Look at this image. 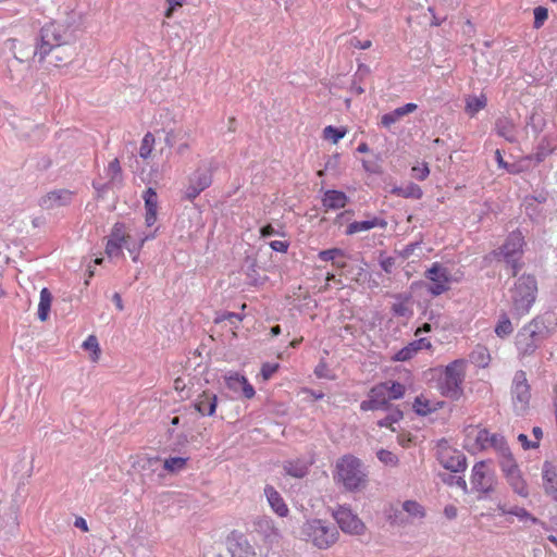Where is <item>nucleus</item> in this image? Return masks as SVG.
<instances>
[{
	"instance_id": "nucleus-19",
	"label": "nucleus",
	"mask_w": 557,
	"mask_h": 557,
	"mask_svg": "<svg viewBox=\"0 0 557 557\" xmlns=\"http://www.w3.org/2000/svg\"><path fill=\"white\" fill-rule=\"evenodd\" d=\"M143 199L145 202V222L147 226H152L157 221L158 211V195L154 188L148 187L144 194Z\"/></svg>"
},
{
	"instance_id": "nucleus-20",
	"label": "nucleus",
	"mask_w": 557,
	"mask_h": 557,
	"mask_svg": "<svg viewBox=\"0 0 557 557\" xmlns=\"http://www.w3.org/2000/svg\"><path fill=\"white\" fill-rule=\"evenodd\" d=\"M494 131L499 137L510 144L518 141L516 124L507 116H499L496 119Z\"/></svg>"
},
{
	"instance_id": "nucleus-36",
	"label": "nucleus",
	"mask_w": 557,
	"mask_h": 557,
	"mask_svg": "<svg viewBox=\"0 0 557 557\" xmlns=\"http://www.w3.org/2000/svg\"><path fill=\"white\" fill-rule=\"evenodd\" d=\"M513 331L512 323L506 312L499 315V320L495 326V333L498 337H507Z\"/></svg>"
},
{
	"instance_id": "nucleus-1",
	"label": "nucleus",
	"mask_w": 557,
	"mask_h": 557,
	"mask_svg": "<svg viewBox=\"0 0 557 557\" xmlns=\"http://www.w3.org/2000/svg\"><path fill=\"white\" fill-rule=\"evenodd\" d=\"M75 40L74 30L69 26L59 22L47 23L36 36L33 59L37 58L41 63L49 54H53L54 65L59 66L61 62H66L74 55L72 45Z\"/></svg>"
},
{
	"instance_id": "nucleus-32",
	"label": "nucleus",
	"mask_w": 557,
	"mask_h": 557,
	"mask_svg": "<svg viewBox=\"0 0 557 557\" xmlns=\"http://www.w3.org/2000/svg\"><path fill=\"white\" fill-rule=\"evenodd\" d=\"M499 457H500V459H499L498 463H499V467H500V470H502L504 476L520 470L519 466H518L517 461L515 460L510 450L503 454Z\"/></svg>"
},
{
	"instance_id": "nucleus-15",
	"label": "nucleus",
	"mask_w": 557,
	"mask_h": 557,
	"mask_svg": "<svg viewBox=\"0 0 557 557\" xmlns=\"http://www.w3.org/2000/svg\"><path fill=\"white\" fill-rule=\"evenodd\" d=\"M395 302L391 307V312L396 318L409 320L413 315L412 295L410 293H398L393 295Z\"/></svg>"
},
{
	"instance_id": "nucleus-34",
	"label": "nucleus",
	"mask_w": 557,
	"mask_h": 557,
	"mask_svg": "<svg viewBox=\"0 0 557 557\" xmlns=\"http://www.w3.org/2000/svg\"><path fill=\"white\" fill-rule=\"evenodd\" d=\"M284 470L290 476L301 479L308 473V466L304 461H288L284 465Z\"/></svg>"
},
{
	"instance_id": "nucleus-24",
	"label": "nucleus",
	"mask_w": 557,
	"mask_h": 557,
	"mask_svg": "<svg viewBox=\"0 0 557 557\" xmlns=\"http://www.w3.org/2000/svg\"><path fill=\"white\" fill-rule=\"evenodd\" d=\"M265 496L271 508L280 516L286 517L288 513L287 505L282 498L281 494L271 485H267L264 488Z\"/></svg>"
},
{
	"instance_id": "nucleus-12",
	"label": "nucleus",
	"mask_w": 557,
	"mask_h": 557,
	"mask_svg": "<svg viewBox=\"0 0 557 557\" xmlns=\"http://www.w3.org/2000/svg\"><path fill=\"white\" fill-rule=\"evenodd\" d=\"M393 404L388 399L387 383H379L372 386L368 398L360 403L362 411H375L388 409Z\"/></svg>"
},
{
	"instance_id": "nucleus-3",
	"label": "nucleus",
	"mask_w": 557,
	"mask_h": 557,
	"mask_svg": "<svg viewBox=\"0 0 557 557\" xmlns=\"http://www.w3.org/2000/svg\"><path fill=\"white\" fill-rule=\"evenodd\" d=\"M334 480L342 483L345 490L349 492L363 488L367 484V473L360 459L351 455H345L338 459Z\"/></svg>"
},
{
	"instance_id": "nucleus-47",
	"label": "nucleus",
	"mask_w": 557,
	"mask_h": 557,
	"mask_svg": "<svg viewBox=\"0 0 557 557\" xmlns=\"http://www.w3.org/2000/svg\"><path fill=\"white\" fill-rule=\"evenodd\" d=\"M440 476L445 484L456 485L460 487L465 493L468 492L467 482L463 476H456L450 473H442Z\"/></svg>"
},
{
	"instance_id": "nucleus-8",
	"label": "nucleus",
	"mask_w": 557,
	"mask_h": 557,
	"mask_svg": "<svg viewBox=\"0 0 557 557\" xmlns=\"http://www.w3.org/2000/svg\"><path fill=\"white\" fill-rule=\"evenodd\" d=\"M511 398L515 410L518 414H522L529 408L531 399V387L523 370L515 373L511 384Z\"/></svg>"
},
{
	"instance_id": "nucleus-13",
	"label": "nucleus",
	"mask_w": 557,
	"mask_h": 557,
	"mask_svg": "<svg viewBox=\"0 0 557 557\" xmlns=\"http://www.w3.org/2000/svg\"><path fill=\"white\" fill-rule=\"evenodd\" d=\"M333 517L343 532L356 535L363 533V522L349 508L339 506Z\"/></svg>"
},
{
	"instance_id": "nucleus-58",
	"label": "nucleus",
	"mask_w": 557,
	"mask_h": 557,
	"mask_svg": "<svg viewBox=\"0 0 557 557\" xmlns=\"http://www.w3.org/2000/svg\"><path fill=\"white\" fill-rule=\"evenodd\" d=\"M491 435L490 432L485 429L483 430H480L478 432V435L475 437V442L476 444L482 448V449H485L488 447V443H490V440H491Z\"/></svg>"
},
{
	"instance_id": "nucleus-57",
	"label": "nucleus",
	"mask_w": 557,
	"mask_h": 557,
	"mask_svg": "<svg viewBox=\"0 0 557 557\" xmlns=\"http://www.w3.org/2000/svg\"><path fill=\"white\" fill-rule=\"evenodd\" d=\"M411 171L412 176L418 181H424L430 174V169L426 163H423L421 166L416 165L411 169Z\"/></svg>"
},
{
	"instance_id": "nucleus-18",
	"label": "nucleus",
	"mask_w": 557,
	"mask_h": 557,
	"mask_svg": "<svg viewBox=\"0 0 557 557\" xmlns=\"http://www.w3.org/2000/svg\"><path fill=\"white\" fill-rule=\"evenodd\" d=\"M441 465L451 472H463L467 468V457L458 450L443 453L440 458Z\"/></svg>"
},
{
	"instance_id": "nucleus-31",
	"label": "nucleus",
	"mask_w": 557,
	"mask_h": 557,
	"mask_svg": "<svg viewBox=\"0 0 557 557\" xmlns=\"http://www.w3.org/2000/svg\"><path fill=\"white\" fill-rule=\"evenodd\" d=\"M52 295L48 288H42L40 290V300L38 305V319L40 321H46L49 317L50 308H51Z\"/></svg>"
},
{
	"instance_id": "nucleus-51",
	"label": "nucleus",
	"mask_w": 557,
	"mask_h": 557,
	"mask_svg": "<svg viewBox=\"0 0 557 557\" xmlns=\"http://www.w3.org/2000/svg\"><path fill=\"white\" fill-rule=\"evenodd\" d=\"M403 116L404 115L400 112L399 108H396L395 110H393V111L382 115V117H381V125L383 127L388 128V127H391L392 124H394L397 121H399Z\"/></svg>"
},
{
	"instance_id": "nucleus-16",
	"label": "nucleus",
	"mask_w": 557,
	"mask_h": 557,
	"mask_svg": "<svg viewBox=\"0 0 557 557\" xmlns=\"http://www.w3.org/2000/svg\"><path fill=\"white\" fill-rule=\"evenodd\" d=\"M123 227L124 226L122 223H115L108 238L106 245V253L110 258L119 257L122 255V248L124 247V244H126V237L124 236Z\"/></svg>"
},
{
	"instance_id": "nucleus-52",
	"label": "nucleus",
	"mask_w": 557,
	"mask_h": 557,
	"mask_svg": "<svg viewBox=\"0 0 557 557\" xmlns=\"http://www.w3.org/2000/svg\"><path fill=\"white\" fill-rule=\"evenodd\" d=\"M154 237V234L152 235H146L145 237H143L138 244L134 243V244H129L127 240H126V244H124V247L133 255V260L136 262L138 260V255H139V250L141 249V247L144 246L145 242L151 239Z\"/></svg>"
},
{
	"instance_id": "nucleus-61",
	"label": "nucleus",
	"mask_w": 557,
	"mask_h": 557,
	"mask_svg": "<svg viewBox=\"0 0 557 557\" xmlns=\"http://www.w3.org/2000/svg\"><path fill=\"white\" fill-rule=\"evenodd\" d=\"M395 261L396 260L394 257H383L382 255L380 256V265L382 270L387 274H391L393 272Z\"/></svg>"
},
{
	"instance_id": "nucleus-59",
	"label": "nucleus",
	"mask_w": 557,
	"mask_h": 557,
	"mask_svg": "<svg viewBox=\"0 0 557 557\" xmlns=\"http://www.w3.org/2000/svg\"><path fill=\"white\" fill-rule=\"evenodd\" d=\"M314 374L319 379H329V380H333L334 379V375L331 374V370L329 369L327 364L324 363V362H320L315 367Z\"/></svg>"
},
{
	"instance_id": "nucleus-45",
	"label": "nucleus",
	"mask_w": 557,
	"mask_h": 557,
	"mask_svg": "<svg viewBox=\"0 0 557 557\" xmlns=\"http://www.w3.org/2000/svg\"><path fill=\"white\" fill-rule=\"evenodd\" d=\"M154 145V136L151 133H147L140 144L139 156L143 159H148L152 152Z\"/></svg>"
},
{
	"instance_id": "nucleus-10",
	"label": "nucleus",
	"mask_w": 557,
	"mask_h": 557,
	"mask_svg": "<svg viewBox=\"0 0 557 557\" xmlns=\"http://www.w3.org/2000/svg\"><path fill=\"white\" fill-rule=\"evenodd\" d=\"M424 276L432 282L426 288L432 296H440L449 289L450 272L440 262H434Z\"/></svg>"
},
{
	"instance_id": "nucleus-43",
	"label": "nucleus",
	"mask_w": 557,
	"mask_h": 557,
	"mask_svg": "<svg viewBox=\"0 0 557 557\" xmlns=\"http://www.w3.org/2000/svg\"><path fill=\"white\" fill-rule=\"evenodd\" d=\"M488 446L493 447L499 456L510 450L505 437L500 434H492Z\"/></svg>"
},
{
	"instance_id": "nucleus-60",
	"label": "nucleus",
	"mask_w": 557,
	"mask_h": 557,
	"mask_svg": "<svg viewBox=\"0 0 557 557\" xmlns=\"http://www.w3.org/2000/svg\"><path fill=\"white\" fill-rule=\"evenodd\" d=\"M223 320H228L232 325L237 327V323L243 320V317L239 313L235 312H225L221 317L215 319V322H221Z\"/></svg>"
},
{
	"instance_id": "nucleus-17",
	"label": "nucleus",
	"mask_w": 557,
	"mask_h": 557,
	"mask_svg": "<svg viewBox=\"0 0 557 557\" xmlns=\"http://www.w3.org/2000/svg\"><path fill=\"white\" fill-rule=\"evenodd\" d=\"M225 384L228 389L235 393L240 391L243 396L247 399H251L256 395L255 387L249 383L247 377L238 373L226 375Z\"/></svg>"
},
{
	"instance_id": "nucleus-56",
	"label": "nucleus",
	"mask_w": 557,
	"mask_h": 557,
	"mask_svg": "<svg viewBox=\"0 0 557 557\" xmlns=\"http://www.w3.org/2000/svg\"><path fill=\"white\" fill-rule=\"evenodd\" d=\"M543 119L536 114L532 113L527 121V126L531 127L534 134H539L542 131Z\"/></svg>"
},
{
	"instance_id": "nucleus-50",
	"label": "nucleus",
	"mask_w": 557,
	"mask_h": 557,
	"mask_svg": "<svg viewBox=\"0 0 557 557\" xmlns=\"http://www.w3.org/2000/svg\"><path fill=\"white\" fill-rule=\"evenodd\" d=\"M376 457L382 463L386 466L394 467L397 466L399 461L398 457L394 453L383 448L376 453Z\"/></svg>"
},
{
	"instance_id": "nucleus-42",
	"label": "nucleus",
	"mask_w": 557,
	"mask_h": 557,
	"mask_svg": "<svg viewBox=\"0 0 557 557\" xmlns=\"http://www.w3.org/2000/svg\"><path fill=\"white\" fill-rule=\"evenodd\" d=\"M486 106V99L484 96L481 97H471L467 100L466 111L473 116L480 110L484 109Z\"/></svg>"
},
{
	"instance_id": "nucleus-49",
	"label": "nucleus",
	"mask_w": 557,
	"mask_h": 557,
	"mask_svg": "<svg viewBox=\"0 0 557 557\" xmlns=\"http://www.w3.org/2000/svg\"><path fill=\"white\" fill-rule=\"evenodd\" d=\"M345 256H346L345 251L341 248L325 249V250H321L318 253V257L320 260L331 261L332 263L335 262L336 259L343 258Z\"/></svg>"
},
{
	"instance_id": "nucleus-63",
	"label": "nucleus",
	"mask_w": 557,
	"mask_h": 557,
	"mask_svg": "<svg viewBox=\"0 0 557 557\" xmlns=\"http://www.w3.org/2000/svg\"><path fill=\"white\" fill-rule=\"evenodd\" d=\"M186 135L187 133H184L181 136V132L175 133L174 131H170L165 135V144L169 147H173L178 139H183Z\"/></svg>"
},
{
	"instance_id": "nucleus-40",
	"label": "nucleus",
	"mask_w": 557,
	"mask_h": 557,
	"mask_svg": "<svg viewBox=\"0 0 557 557\" xmlns=\"http://www.w3.org/2000/svg\"><path fill=\"white\" fill-rule=\"evenodd\" d=\"M122 169L117 159L112 160L107 168V175L111 184L122 183Z\"/></svg>"
},
{
	"instance_id": "nucleus-35",
	"label": "nucleus",
	"mask_w": 557,
	"mask_h": 557,
	"mask_svg": "<svg viewBox=\"0 0 557 557\" xmlns=\"http://www.w3.org/2000/svg\"><path fill=\"white\" fill-rule=\"evenodd\" d=\"M508 513L511 516H515L519 519V521L523 523H530V524H539L540 519L534 517L531 512H529L525 508L513 506L509 508Z\"/></svg>"
},
{
	"instance_id": "nucleus-11",
	"label": "nucleus",
	"mask_w": 557,
	"mask_h": 557,
	"mask_svg": "<svg viewBox=\"0 0 557 557\" xmlns=\"http://www.w3.org/2000/svg\"><path fill=\"white\" fill-rule=\"evenodd\" d=\"M524 238L520 232H512L508 235L505 243L500 247V253L503 255L507 264L512 268V275H517L519 264L518 261L522 253V246Z\"/></svg>"
},
{
	"instance_id": "nucleus-48",
	"label": "nucleus",
	"mask_w": 557,
	"mask_h": 557,
	"mask_svg": "<svg viewBox=\"0 0 557 557\" xmlns=\"http://www.w3.org/2000/svg\"><path fill=\"white\" fill-rule=\"evenodd\" d=\"M83 348L85 350L91 351V360L97 361L100 354L99 343L95 335H89L83 343Z\"/></svg>"
},
{
	"instance_id": "nucleus-44",
	"label": "nucleus",
	"mask_w": 557,
	"mask_h": 557,
	"mask_svg": "<svg viewBox=\"0 0 557 557\" xmlns=\"http://www.w3.org/2000/svg\"><path fill=\"white\" fill-rule=\"evenodd\" d=\"M403 511L407 512L412 518L424 517L423 507L414 500H406L403 503Z\"/></svg>"
},
{
	"instance_id": "nucleus-14",
	"label": "nucleus",
	"mask_w": 557,
	"mask_h": 557,
	"mask_svg": "<svg viewBox=\"0 0 557 557\" xmlns=\"http://www.w3.org/2000/svg\"><path fill=\"white\" fill-rule=\"evenodd\" d=\"M73 199V193L69 189H57L44 196L39 206L46 210L54 209L58 207L67 206Z\"/></svg>"
},
{
	"instance_id": "nucleus-22",
	"label": "nucleus",
	"mask_w": 557,
	"mask_h": 557,
	"mask_svg": "<svg viewBox=\"0 0 557 557\" xmlns=\"http://www.w3.org/2000/svg\"><path fill=\"white\" fill-rule=\"evenodd\" d=\"M218 397L210 391H205L194 403L195 409L202 416H213L216 410Z\"/></svg>"
},
{
	"instance_id": "nucleus-54",
	"label": "nucleus",
	"mask_w": 557,
	"mask_h": 557,
	"mask_svg": "<svg viewBox=\"0 0 557 557\" xmlns=\"http://www.w3.org/2000/svg\"><path fill=\"white\" fill-rule=\"evenodd\" d=\"M278 369H280L278 363L265 362L261 367L260 374L264 381H268L273 376L274 373L277 372Z\"/></svg>"
},
{
	"instance_id": "nucleus-30",
	"label": "nucleus",
	"mask_w": 557,
	"mask_h": 557,
	"mask_svg": "<svg viewBox=\"0 0 557 557\" xmlns=\"http://www.w3.org/2000/svg\"><path fill=\"white\" fill-rule=\"evenodd\" d=\"M392 194L404 198L420 199L423 191L419 185L409 183L406 186L394 187Z\"/></svg>"
},
{
	"instance_id": "nucleus-25",
	"label": "nucleus",
	"mask_w": 557,
	"mask_h": 557,
	"mask_svg": "<svg viewBox=\"0 0 557 557\" xmlns=\"http://www.w3.org/2000/svg\"><path fill=\"white\" fill-rule=\"evenodd\" d=\"M385 225H386V222L384 220H381V219L374 216L370 220L355 221V222L350 223L347 226L346 234L354 235L356 233L370 231L376 226L383 227Z\"/></svg>"
},
{
	"instance_id": "nucleus-21",
	"label": "nucleus",
	"mask_w": 557,
	"mask_h": 557,
	"mask_svg": "<svg viewBox=\"0 0 557 557\" xmlns=\"http://www.w3.org/2000/svg\"><path fill=\"white\" fill-rule=\"evenodd\" d=\"M347 203L348 197L342 190L329 189L323 194L322 206L325 211L343 209Z\"/></svg>"
},
{
	"instance_id": "nucleus-46",
	"label": "nucleus",
	"mask_w": 557,
	"mask_h": 557,
	"mask_svg": "<svg viewBox=\"0 0 557 557\" xmlns=\"http://www.w3.org/2000/svg\"><path fill=\"white\" fill-rule=\"evenodd\" d=\"M324 138L331 140L336 144L346 135V129L343 127H336L333 125H329L323 131Z\"/></svg>"
},
{
	"instance_id": "nucleus-64",
	"label": "nucleus",
	"mask_w": 557,
	"mask_h": 557,
	"mask_svg": "<svg viewBox=\"0 0 557 557\" xmlns=\"http://www.w3.org/2000/svg\"><path fill=\"white\" fill-rule=\"evenodd\" d=\"M269 245L272 250L277 252H286L289 247V243L286 240H272Z\"/></svg>"
},
{
	"instance_id": "nucleus-27",
	"label": "nucleus",
	"mask_w": 557,
	"mask_h": 557,
	"mask_svg": "<svg viewBox=\"0 0 557 557\" xmlns=\"http://www.w3.org/2000/svg\"><path fill=\"white\" fill-rule=\"evenodd\" d=\"M505 479L516 494H518L521 497L529 496L528 485L520 470L507 474Z\"/></svg>"
},
{
	"instance_id": "nucleus-29",
	"label": "nucleus",
	"mask_w": 557,
	"mask_h": 557,
	"mask_svg": "<svg viewBox=\"0 0 557 557\" xmlns=\"http://www.w3.org/2000/svg\"><path fill=\"white\" fill-rule=\"evenodd\" d=\"M230 552L232 557H255L253 547L243 536L231 544Z\"/></svg>"
},
{
	"instance_id": "nucleus-26",
	"label": "nucleus",
	"mask_w": 557,
	"mask_h": 557,
	"mask_svg": "<svg viewBox=\"0 0 557 557\" xmlns=\"http://www.w3.org/2000/svg\"><path fill=\"white\" fill-rule=\"evenodd\" d=\"M384 411H387V414L377 421V425L380 428H387L393 432H396V429L394 428V424L399 422L404 418L403 410L395 405L389 406L388 409H383Z\"/></svg>"
},
{
	"instance_id": "nucleus-62",
	"label": "nucleus",
	"mask_w": 557,
	"mask_h": 557,
	"mask_svg": "<svg viewBox=\"0 0 557 557\" xmlns=\"http://www.w3.org/2000/svg\"><path fill=\"white\" fill-rule=\"evenodd\" d=\"M518 441L520 442V444L524 450L535 449L539 447V442L530 441L528 438V435H525L523 433L518 435Z\"/></svg>"
},
{
	"instance_id": "nucleus-37",
	"label": "nucleus",
	"mask_w": 557,
	"mask_h": 557,
	"mask_svg": "<svg viewBox=\"0 0 557 557\" xmlns=\"http://www.w3.org/2000/svg\"><path fill=\"white\" fill-rule=\"evenodd\" d=\"M470 360L478 367L484 368L490 362V354L483 346H476L470 354Z\"/></svg>"
},
{
	"instance_id": "nucleus-23",
	"label": "nucleus",
	"mask_w": 557,
	"mask_h": 557,
	"mask_svg": "<svg viewBox=\"0 0 557 557\" xmlns=\"http://www.w3.org/2000/svg\"><path fill=\"white\" fill-rule=\"evenodd\" d=\"M431 343L426 338H419L416 341H412L407 346L399 349L393 360L395 361H408L421 349L423 348H430Z\"/></svg>"
},
{
	"instance_id": "nucleus-6",
	"label": "nucleus",
	"mask_w": 557,
	"mask_h": 557,
	"mask_svg": "<svg viewBox=\"0 0 557 557\" xmlns=\"http://www.w3.org/2000/svg\"><path fill=\"white\" fill-rule=\"evenodd\" d=\"M466 375V362L456 359L445 367L443 376L438 382L441 394L453 400L459 399L462 394V383Z\"/></svg>"
},
{
	"instance_id": "nucleus-28",
	"label": "nucleus",
	"mask_w": 557,
	"mask_h": 557,
	"mask_svg": "<svg viewBox=\"0 0 557 557\" xmlns=\"http://www.w3.org/2000/svg\"><path fill=\"white\" fill-rule=\"evenodd\" d=\"M370 69L369 66L364 64H360L358 66L357 72L352 76L351 84H350V91L355 95H361L364 92V88L362 87L363 81L369 76Z\"/></svg>"
},
{
	"instance_id": "nucleus-39",
	"label": "nucleus",
	"mask_w": 557,
	"mask_h": 557,
	"mask_svg": "<svg viewBox=\"0 0 557 557\" xmlns=\"http://www.w3.org/2000/svg\"><path fill=\"white\" fill-rule=\"evenodd\" d=\"M188 458L184 457H170L164 460L163 468L168 472H178L186 467Z\"/></svg>"
},
{
	"instance_id": "nucleus-4",
	"label": "nucleus",
	"mask_w": 557,
	"mask_h": 557,
	"mask_svg": "<svg viewBox=\"0 0 557 557\" xmlns=\"http://www.w3.org/2000/svg\"><path fill=\"white\" fill-rule=\"evenodd\" d=\"M338 530L333 523L322 519H310L300 529V539L311 542L319 549H326L338 540Z\"/></svg>"
},
{
	"instance_id": "nucleus-2",
	"label": "nucleus",
	"mask_w": 557,
	"mask_h": 557,
	"mask_svg": "<svg viewBox=\"0 0 557 557\" xmlns=\"http://www.w3.org/2000/svg\"><path fill=\"white\" fill-rule=\"evenodd\" d=\"M552 335V330L541 317L532 319L516 336V347L520 357L532 356L541 344Z\"/></svg>"
},
{
	"instance_id": "nucleus-7",
	"label": "nucleus",
	"mask_w": 557,
	"mask_h": 557,
	"mask_svg": "<svg viewBox=\"0 0 557 557\" xmlns=\"http://www.w3.org/2000/svg\"><path fill=\"white\" fill-rule=\"evenodd\" d=\"M470 483L472 490L488 496L495 491L497 479L494 471L487 469L486 461L481 460L475 462L471 470Z\"/></svg>"
},
{
	"instance_id": "nucleus-9",
	"label": "nucleus",
	"mask_w": 557,
	"mask_h": 557,
	"mask_svg": "<svg viewBox=\"0 0 557 557\" xmlns=\"http://www.w3.org/2000/svg\"><path fill=\"white\" fill-rule=\"evenodd\" d=\"M213 164L207 169H197L188 178V185L184 190V199L188 201L195 200L201 191L207 189L212 183Z\"/></svg>"
},
{
	"instance_id": "nucleus-5",
	"label": "nucleus",
	"mask_w": 557,
	"mask_h": 557,
	"mask_svg": "<svg viewBox=\"0 0 557 557\" xmlns=\"http://www.w3.org/2000/svg\"><path fill=\"white\" fill-rule=\"evenodd\" d=\"M537 294V282L533 275H522L511 290V312L515 317L521 318L530 312Z\"/></svg>"
},
{
	"instance_id": "nucleus-53",
	"label": "nucleus",
	"mask_w": 557,
	"mask_h": 557,
	"mask_svg": "<svg viewBox=\"0 0 557 557\" xmlns=\"http://www.w3.org/2000/svg\"><path fill=\"white\" fill-rule=\"evenodd\" d=\"M533 14H534L533 27L539 29L544 25L545 21L548 17V10L546 8L540 5L533 10Z\"/></svg>"
},
{
	"instance_id": "nucleus-38",
	"label": "nucleus",
	"mask_w": 557,
	"mask_h": 557,
	"mask_svg": "<svg viewBox=\"0 0 557 557\" xmlns=\"http://www.w3.org/2000/svg\"><path fill=\"white\" fill-rule=\"evenodd\" d=\"M412 408L413 411L421 417H425L435 410V408L431 406V403L422 396H417L414 398Z\"/></svg>"
},
{
	"instance_id": "nucleus-41",
	"label": "nucleus",
	"mask_w": 557,
	"mask_h": 557,
	"mask_svg": "<svg viewBox=\"0 0 557 557\" xmlns=\"http://www.w3.org/2000/svg\"><path fill=\"white\" fill-rule=\"evenodd\" d=\"M387 389H388V399L397 400L404 397L406 393V387L404 384L397 381H387Z\"/></svg>"
},
{
	"instance_id": "nucleus-33",
	"label": "nucleus",
	"mask_w": 557,
	"mask_h": 557,
	"mask_svg": "<svg viewBox=\"0 0 557 557\" xmlns=\"http://www.w3.org/2000/svg\"><path fill=\"white\" fill-rule=\"evenodd\" d=\"M542 478L544 487H553V484H557V466L550 461H545L542 467Z\"/></svg>"
},
{
	"instance_id": "nucleus-55",
	"label": "nucleus",
	"mask_w": 557,
	"mask_h": 557,
	"mask_svg": "<svg viewBox=\"0 0 557 557\" xmlns=\"http://www.w3.org/2000/svg\"><path fill=\"white\" fill-rule=\"evenodd\" d=\"M338 164H339V154L335 153V154L329 157V159L325 162L324 170H320L318 172V175L323 176L325 171L336 172Z\"/></svg>"
}]
</instances>
